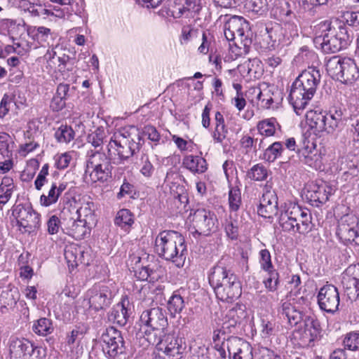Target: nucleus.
<instances>
[{
	"label": "nucleus",
	"mask_w": 359,
	"mask_h": 359,
	"mask_svg": "<svg viewBox=\"0 0 359 359\" xmlns=\"http://www.w3.org/2000/svg\"><path fill=\"white\" fill-rule=\"evenodd\" d=\"M227 260L222 257L211 269L208 280L218 299L231 302L241 297L242 287L237 276L226 268Z\"/></svg>",
	"instance_id": "f257e3e1"
},
{
	"label": "nucleus",
	"mask_w": 359,
	"mask_h": 359,
	"mask_svg": "<svg viewBox=\"0 0 359 359\" xmlns=\"http://www.w3.org/2000/svg\"><path fill=\"white\" fill-rule=\"evenodd\" d=\"M320 78L319 69L309 67L293 82L288 99L297 114H300L299 111L304 109L313 97Z\"/></svg>",
	"instance_id": "f03ea898"
},
{
	"label": "nucleus",
	"mask_w": 359,
	"mask_h": 359,
	"mask_svg": "<svg viewBox=\"0 0 359 359\" xmlns=\"http://www.w3.org/2000/svg\"><path fill=\"white\" fill-rule=\"evenodd\" d=\"M155 248L158 256L172 262L178 268L182 267L187 252L184 236L175 231H163L156 238Z\"/></svg>",
	"instance_id": "7ed1b4c3"
},
{
	"label": "nucleus",
	"mask_w": 359,
	"mask_h": 359,
	"mask_svg": "<svg viewBox=\"0 0 359 359\" xmlns=\"http://www.w3.org/2000/svg\"><path fill=\"white\" fill-rule=\"evenodd\" d=\"M352 39L353 36L349 34L344 25H339L338 29L329 27L326 33L316 38V41L320 43L323 53L327 54L346 49Z\"/></svg>",
	"instance_id": "20e7f679"
},
{
	"label": "nucleus",
	"mask_w": 359,
	"mask_h": 359,
	"mask_svg": "<svg viewBox=\"0 0 359 359\" xmlns=\"http://www.w3.org/2000/svg\"><path fill=\"white\" fill-rule=\"evenodd\" d=\"M224 34L227 41L237 40L245 49L252 43L249 22L241 16L231 17L224 24Z\"/></svg>",
	"instance_id": "39448f33"
},
{
	"label": "nucleus",
	"mask_w": 359,
	"mask_h": 359,
	"mask_svg": "<svg viewBox=\"0 0 359 359\" xmlns=\"http://www.w3.org/2000/svg\"><path fill=\"white\" fill-rule=\"evenodd\" d=\"M12 215L23 233H30L40 226V215L32 208L31 203L14 205Z\"/></svg>",
	"instance_id": "423d86ee"
},
{
	"label": "nucleus",
	"mask_w": 359,
	"mask_h": 359,
	"mask_svg": "<svg viewBox=\"0 0 359 359\" xmlns=\"http://www.w3.org/2000/svg\"><path fill=\"white\" fill-rule=\"evenodd\" d=\"M147 340L154 345L160 351L169 357H179L184 349L183 347V339L174 334H160L157 336V333L152 334L151 332L145 331Z\"/></svg>",
	"instance_id": "0eeeda50"
},
{
	"label": "nucleus",
	"mask_w": 359,
	"mask_h": 359,
	"mask_svg": "<svg viewBox=\"0 0 359 359\" xmlns=\"http://www.w3.org/2000/svg\"><path fill=\"white\" fill-rule=\"evenodd\" d=\"M101 340L104 344L103 351L109 357L115 358L126 353V346L121 332L114 327L106 329L102 334Z\"/></svg>",
	"instance_id": "6e6552de"
},
{
	"label": "nucleus",
	"mask_w": 359,
	"mask_h": 359,
	"mask_svg": "<svg viewBox=\"0 0 359 359\" xmlns=\"http://www.w3.org/2000/svg\"><path fill=\"white\" fill-rule=\"evenodd\" d=\"M192 215L194 229L192 233L194 237L196 235L208 236L216 230L217 219L214 212L205 208H199L196 210Z\"/></svg>",
	"instance_id": "1a4fd4ad"
},
{
	"label": "nucleus",
	"mask_w": 359,
	"mask_h": 359,
	"mask_svg": "<svg viewBox=\"0 0 359 359\" xmlns=\"http://www.w3.org/2000/svg\"><path fill=\"white\" fill-rule=\"evenodd\" d=\"M90 307L96 311L105 310L110 306L114 294L105 284H95L87 292Z\"/></svg>",
	"instance_id": "9d476101"
},
{
	"label": "nucleus",
	"mask_w": 359,
	"mask_h": 359,
	"mask_svg": "<svg viewBox=\"0 0 359 359\" xmlns=\"http://www.w3.org/2000/svg\"><path fill=\"white\" fill-rule=\"evenodd\" d=\"M140 322L151 329L152 334L157 333V336L163 334L168 325L165 311L160 307H154L143 311L140 316Z\"/></svg>",
	"instance_id": "9b49d317"
},
{
	"label": "nucleus",
	"mask_w": 359,
	"mask_h": 359,
	"mask_svg": "<svg viewBox=\"0 0 359 359\" xmlns=\"http://www.w3.org/2000/svg\"><path fill=\"white\" fill-rule=\"evenodd\" d=\"M318 304L321 310L334 314L339 309V293L333 285H325L318 292Z\"/></svg>",
	"instance_id": "f8f14e48"
},
{
	"label": "nucleus",
	"mask_w": 359,
	"mask_h": 359,
	"mask_svg": "<svg viewBox=\"0 0 359 359\" xmlns=\"http://www.w3.org/2000/svg\"><path fill=\"white\" fill-rule=\"evenodd\" d=\"M332 194V187L322 182L311 185L307 190L306 197L312 206L320 208L329 200L330 196Z\"/></svg>",
	"instance_id": "ddd939ff"
},
{
	"label": "nucleus",
	"mask_w": 359,
	"mask_h": 359,
	"mask_svg": "<svg viewBox=\"0 0 359 359\" xmlns=\"http://www.w3.org/2000/svg\"><path fill=\"white\" fill-rule=\"evenodd\" d=\"M247 317V312L244 305L236 304L229 309L226 314L222 330L223 333L233 332L238 325H240Z\"/></svg>",
	"instance_id": "4468645a"
},
{
	"label": "nucleus",
	"mask_w": 359,
	"mask_h": 359,
	"mask_svg": "<svg viewBox=\"0 0 359 359\" xmlns=\"http://www.w3.org/2000/svg\"><path fill=\"white\" fill-rule=\"evenodd\" d=\"M131 304L127 296L123 297L121 301L115 305L108 313L109 322L124 326L131 314Z\"/></svg>",
	"instance_id": "2eb2a0df"
},
{
	"label": "nucleus",
	"mask_w": 359,
	"mask_h": 359,
	"mask_svg": "<svg viewBox=\"0 0 359 359\" xmlns=\"http://www.w3.org/2000/svg\"><path fill=\"white\" fill-rule=\"evenodd\" d=\"M257 212L265 218H271L278 213V197L274 191H266L262 194Z\"/></svg>",
	"instance_id": "dca6fc26"
},
{
	"label": "nucleus",
	"mask_w": 359,
	"mask_h": 359,
	"mask_svg": "<svg viewBox=\"0 0 359 359\" xmlns=\"http://www.w3.org/2000/svg\"><path fill=\"white\" fill-rule=\"evenodd\" d=\"M301 215L299 210L297 209V205L290 203L285 207L283 211H281L278 218V223L282 228V230L288 233H294V224L297 217Z\"/></svg>",
	"instance_id": "f3484780"
},
{
	"label": "nucleus",
	"mask_w": 359,
	"mask_h": 359,
	"mask_svg": "<svg viewBox=\"0 0 359 359\" xmlns=\"http://www.w3.org/2000/svg\"><path fill=\"white\" fill-rule=\"evenodd\" d=\"M123 140L126 144L128 149L126 154H132L133 156L140 151L144 144L140 130L135 126H132L129 131H126L122 134Z\"/></svg>",
	"instance_id": "a211bd4d"
},
{
	"label": "nucleus",
	"mask_w": 359,
	"mask_h": 359,
	"mask_svg": "<svg viewBox=\"0 0 359 359\" xmlns=\"http://www.w3.org/2000/svg\"><path fill=\"white\" fill-rule=\"evenodd\" d=\"M20 294L17 287L8 284L0 292V308L3 309H13L20 300Z\"/></svg>",
	"instance_id": "6ab92c4d"
},
{
	"label": "nucleus",
	"mask_w": 359,
	"mask_h": 359,
	"mask_svg": "<svg viewBox=\"0 0 359 359\" xmlns=\"http://www.w3.org/2000/svg\"><path fill=\"white\" fill-rule=\"evenodd\" d=\"M32 344L30 341L24 338L13 339L9 346L10 354L15 358L27 359Z\"/></svg>",
	"instance_id": "aec40b11"
},
{
	"label": "nucleus",
	"mask_w": 359,
	"mask_h": 359,
	"mask_svg": "<svg viewBox=\"0 0 359 359\" xmlns=\"http://www.w3.org/2000/svg\"><path fill=\"white\" fill-rule=\"evenodd\" d=\"M299 161L303 163L315 168L320 169L322 166V157L316 150H309V146L297 149Z\"/></svg>",
	"instance_id": "412c9836"
},
{
	"label": "nucleus",
	"mask_w": 359,
	"mask_h": 359,
	"mask_svg": "<svg viewBox=\"0 0 359 359\" xmlns=\"http://www.w3.org/2000/svg\"><path fill=\"white\" fill-rule=\"evenodd\" d=\"M297 209L299 210L301 215L299 218L297 217V221L294 224V233L306 234L312 231L313 224L311 222L312 216L310 211L307 208H302L297 205Z\"/></svg>",
	"instance_id": "4be33fe9"
},
{
	"label": "nucleus",
	"mask_w": 359,
	"mask_h": 359,
	"mask_svg": "<svg viewBox=\"0 0 359 359\" xmlns=\"http://www.w3.org/2000/svg\"><path fill=\"white\" fill-rule=\"evenodd\" d=\"M279 313L283 318L287 319L291 326L297 325L304 319L302 312L297 309L294 306L288 302L282 304Z\"/></svg>",
	"instance_id": "5701e85b"
},
{
	"label": "nucleus",
	"mask_w": 359,
	"mask_h": 359,
	"mask_svg": "<svg viewBox=\"0 0 359 359\" xmlns=\"http://www.w3.org/2000/svg\"><path fill=\"white\" fill-rule=\"evenodd\" d=\"M350 268L342 276L341 283L345 290L348 298L351 300H356L359 297V279L348 274Z\"/></svg>",
	"instance_id": "b1692460"
},
{
	"label": "nucleus",
	"mask_w": 359,
	"mask_h": 359,
	"mask_svg": "<svg viewBox=\"0 0 359 359\" xmlns=\"http://www.w3.org/2000/svg\"><path fill=\"white\" fill-rule=\"evenodd\" d=\"M304 323V333L310 337L309 339V343L320 339L322 328L319 320L315 316H306Z\"/></svg>",
	"instance_id": "393cba45"
},
{
	"label": "nucleus",
	"mask_w": 359,
	"mask_h": 359,
	"mask_svg": "<svg viewBox=\"0 0 359 359\" xmlns=\"http://www.w3.org/2000/svg\"><path fill=\"white\" fill-rule=\"evenodd\" d=\"M336 234L345 244L354 243L359 245V233L357 227L338 225Z\"/></svg>",
	"instance_id": "a878e982"
},
{
	"label": "nucleus",
	"mask_w": 359,
	"mask_h": 359,
	"mask_svg": "<svg viewBox=\"0 0 359 359\" xmlns=\"http://www.w3.org/2000/svg\"><path fill=\"white\" fill-rule=\"evenodd\" d=\"M111 149H114L118 156L117 161H116V158L114 159L113 163L115 164L123 163L133 156L132 154H126V153H125L128 149V147L123 140H111L108 144L109 156H112L111 152Z\"/></svg>",
	"instance_id": "bb28decb"
},
{
	"label": "nucleus",
	"mask_w": 359,
	"mask_h": 359,
	"mask_svg": "<svg viewBox=\"0 0 359 359\" xmlns=\"http://www.w3.org/2000/svg\"><path fill=\"white\" fill-rule=\"evenodd\" d=\"M183 165L192 172L203 173L207 170L206 160L198 156L189 155L183 159Z\"/></svg>",
	"instance_id": "cd10ccee"
},
{
	"label": "nucleus",
	"mask_w": 359,
	"mask_h": 359,
	"mask_svg": "<svg viewBox=\"0 0 359 359\" xmlns=\"http://www.w3.org/2000/svg\"><path fill=\"white\" fill-rule=\"evenodd\" d=\"M325 113L316 111H310L306 116L309 127L314 130V133L316 135L324 132L326 121Z\"/></svg>",
	"instance_id": "c85d7f7f"
},
{
	"label": "nucleus",
	"mask_w": 359,
	"mask_h": 359,
	"mask_svg": "<svg viewBox=\"0 0 359 359\" xmlns=\"http://www.w3.org/2000/svg\"><path fill=\"white\" fill-rule=\"evenodd\" d=\"M343 65L340 81L351 83L359 77L358 68L353 60L345 58Z\"/></svg>",
	"instance_id": "c756f323"
},
{
	"label": "nucleus",
	"mask_w": 359,
	"mask_h": 359,
	"mask_svg": "<svg viewBox=\"0 0 359 359\" xmlns=\"http://www.w3.org/2000/svg\"><path fill=\"white\" fill-rule=\"evenodd\" d=\"M345 58L333 56L326 63V70L328 74L335 80H341V74L344 67Z\"/></svg>",
	"instance_id": "7c9ffc66"
},
{
	"label": "nucleus",
	"mask_w": 359,
	"mask_h": 359,
	"mask_svg": "<svg viewBox=\"0 0 359 359\" xmlns=\"http://www.w3.org/2000/svg\"><path fill=\"white\" fill-rule=\"evenodd\" d=\"M91 168L93 170L90 174L91 180L94 182L100 181L107 182L111 177L112 166H88L87 169Z\"/></svg>",
	"instance_id": "2f4dec72"
},
{
	"label": "nucleus",
	"mask_w": 359,
	"mask_h": 359,
	"mask_svg": "<svg viewBox=\"0 0 359 359\" xmlns=\"http://www.w3.org/2000/svg\"><path fill=\"white\" fill-rule=\"evenodd\" d=\"M33 332L41 336H47L54 331L53 322L47 318H41L34 323Z\"/></svg>",
	"instance_id": "473e14b6"
},
{
	"label": "nucleus",
	"mask_w": 359,
	"mask_h": 359,
	"mask_svg": "<svg viewBox=\"0 0 359 359\" xmlns=\"http://www.w3.org/2000/svg\"><path fill=\"white\" fill-rule=\"evenodd\" d=\"M184 306L182 297L178 294L177 292H174L168 302V310L170 313V315L172 317H175L176 314H179L182 312Z\"/></svg>",
	"instance_id": "72a5a7b5"
},
{
	"label": "nucleus",
	"mask_w": 359,
	"mask_h": 359,
	"mask_svg": "<svg viewBox=\"0 0 359 359\" xmlns=\"http://www.w3.org/2000/svg\"><path fill=\"white\" fill-rule=\"evenodd\" d=\"M276 125L280 129V126L277 123L276 119L275 118H271L259 121L257 127V130L262 135L270 137L275 134Z\"/></svg>",
	"instance_id": "f704fd0d"
},
{
	"label": "nucleus",
	"mask_w": 359,
	"mask_h": 359,
	"mask_svg": "<svg viewBox=\"0 0 359 359\" xmlns=\"http://www.w3.org/2000/svg\"><path fill=\"white\" fill-rule=\"evenodd\" d=\"M112 156H107L104 153L96 151L92 154L89 156V159L87 161L88 166H110L111 165Z\"/></svg>",
	"instance_id": "c9c22d12"
},
{
	"label": "nucleus",
	"mask_w": 359,
	"mask_h": 359,
	"mask_svg": "<svg viewBox=\"0 0 359 359\" xmlns=\"http://www.w3.org/2000/svg\"><path fill=\"white\" fill-rule=\"evenodd\" d=\"M284 151L283 144L281 142H275L264 150L263 159L268 162H273L280 156Z\"/></svg>",
	"instance_id": "e433bc0d"
},
{
	"label": "nucleus",
	"mask_w": 359,
	"mask_h": 359,
	"mask_svg": "<svg viewBox=\"0 0 359 359\" xmlns=\"http://www.w3.org/2000/svg\"><path fill=\"white\" fill-rule=\"evenodd\" d=\"M267 273V278H266L263 280V283L265 287L269 292H275L278 290V285L280 284L279 280V273L278 272L273 268V269H269L268 271H264Z\"/></svg>",
	"instance_id": "4c0bfd02"
},
{
	"label": "nucleus",
	"mask_w": 359,
	"mask_h": 359,
	"mask_svg": "<svg viewBox=\"0 0 359 359\" xmlns=\"http://www.w3.org/2000/svg\"><path fill=\"white\" fill-rule=\"evenodd\" d=\"M114 223L121 228H129L134 223L133 215L128 209H121L117 212Z\"/></svg>",
	"instance_id": "58836bf2"
},
{
	"label": "nucleus",
	"mask_w": 359,
	"mask_h": 359,
	"mask_svg": "<svg viewBox=\"0 0 359 359\" xmlns=\"http://www.w3.org/2000/svg\"><path fill=\"white\" fill-rule=\"evenodd\" d=\"M247 176L252 180L264 181L268 177V171L263 165L258 163L248 171Z\"/></svg>",
	"instance_id": "ea45409f"
},
{
	"label": "nucleus",
	"mask_w": 359,
	"mask_h": 359,
	"mask_svg": "<svg viewBox=\"0 0 359 359\" xmlns=\"http://www.w3.org/2000/svg\"><path fill=\"white\" fill-rule=\"evenodd\" d=\"M229 204L231 211L236 212L242 204L241 192L238 187H231L229 191Z\"/></svg>",
	"instance_id": "a19ab883"
},
{
	"label": "nucleus",
	"mask_w": 359,
	"mask_h": 359,
	"mask_svg": "<svg viewBox=\"0 0 359 359\" xmlns=\"http://www.w3.org/2000/svg\"><path fill=\"white\" fill-rule=\"evenodd\" d=\"M60 196V194L57 190V183L53 182L51 185L50 189L48 193V195L43 194L41 196V205L45 207L50 206L57 201Z\"/></svg>",
	"instance_id": "79ce46f5"
},
{
	"label": "nucleus",
	"mask_w": 359,
	"mask_h": 359,
	"mask_svg": "<svg viewBox=\"0 0 359 359\" xmlns=\"http://www.w3.org/2000/svg\"><path fill=\"white\" fill-rule=\"evenodd\" d=\"M74 131L67 126H61L55 133V137L59 142L67 143L74 137Z\"/></svg>",
	"instance_id": "37998d69"
},
{
	"label": "nucleus",
	"mask_w": 359,
	"mask_h": 359,
	"mask_svg": "<svg viewBox=\"0 0 359 359\" xmlns=\"http://www.w3.org/2000/svg\"><path fill=\"white\" fill-rule=\"evenodd\" d=\"M13 142L11 137L6 133L0 134V153L5 157H9L12 155V147Z\"/></svg>",
	"instance_id": "c03bdc74"
},
{
	"label": "nucleus",
	"mask_w": 359,
	"mask_h": 359,
	"mask_svg": "<svg viewBox=\"0 0 359 359\" xmlns=\"http://www.w3.org/2000/svg\"><path fill=\"white\" fill-rule=\"evenodd\" d=\"M245 341L237 337H231L226 339V347L229 354L234 359V355H238V351L241 350Z\"/></svg>",
	"instance_id": "a18cd8bd"
},
{
	"label": "nucleus",
	"mask_w": 359,
	"mask_h": 359,
	"mask_svg": "<svg viewBox=\"0 0 359 359\" xmlns=\"http://www.w3.org/2000/svg\"><path fill=\"white\" fill-rule=\"evenodd\" d=\"M343 344L344 348L350 351L359 349V333L351 332L346 334Z\"/></svg>",
	"instance_id": "49530a36"
},
{
	"label": "nucleus",
	"mask_w": 359,
	"mask_h": 359,
	"mask_svg": "<svg viewBox=\"0 0 359 359\" xmlns=\"http://www.w3.org/2000/svg\"><path fill=\"white\" fill-rule=\"evenodd\" d=\"M70 222V226L66 228L70 231L69 233H72L74 236H82L86 232V222L81 219L76 220V219Z\"/></svg>",
	"instance_id": "de8ad7c7"
},
{
	"label": "nucleus",
	"mask_w": 359,
	"mask_h": 359,
	"mask_svg": "<svg viewBox=\"0 0 359 359\" xmlns=\"http://www.w3.org/2000/svg\"><path fill=\"white\" fill-rule=\"evenodd\" d=\"M259 264L263 271H268L274 268L271 262V253L267 249L260 250Z\"/></svg>",
	"instance_id": "09e8293b"
},
{
	"label": "nucleus",
	"mask_w": 359,
	"mask_h": 359,
	"mask_svg": "<svg viewBox=\"0 0 359 359\" xmlns=\"http://www.w3.org/2000/svg\"><path fill=\"white\" fill-rule=\"evenodd\" d=\"M140 162L142 164L140 172L141 173L147 177H150L154 172V167L149 161V156L146 154H143L142 155V157L140 158Z\"/></svg>",
	"instance_id": "8fccbe9b"
},
{
	"label": "nucleus",
	"mask_w": 359,
	"mask_h": 359,
	"mask_svg": "<svg viewBox=\"0 0 359 359\" xmlns=\"http://www.w3.org/2000/svg\"><path fill=\"white\" fill-rule=\"evenodd\" d=\"M341 21L344 24H347L351 27L359 26V11L344 13L341 16Z\"/></svg>",
	"instance_id": "3c124183"
},
{
	"label": "nucleus",
	"mask_w": 359,
	"mask_h": 359,
	"mask_svg": "<svg viewBox=\"0 0 359 359\" xmlns=\"http://www.w3.org/2000/svg\"><path fill=\"white\" fill-rule=\"evenodd\" d=\"M142 137L147 136L149 140L152 142H158L160 140V134L158 133L156 128L151 125L145 126L142 130L140 131Z\"/></svg>",
	"instance_id": "603ef678"
},
{
	"label": "nucleus",
	"mask_w": 359,
	"mask_h": 359,
	"mask_svg": "<svg viewBox=\"0 0 359 359\" xmlns=\"http://www.w3.org/2000/svg\"><path fill=\"white\" fill-rule=\"evenodd\" d=\"M267 0H251L249 2V8L252 12L262 15L267 10Z\"/></svg>",
	"instance_id": "864d4df0"
},
{
	"label": "nucleus",
	"mask_w": 359,
	"mask_h": 359,
	"mask_svg": "<svg viewBox=\"0 0 359 359\" xmlns=\"http://www.w3.org/2000/svg\"><path fill=\"white\" fill-rule=\"evenodd\" d=\"M78 212L79 210H76L74 213H72L69 208H63L60 214L59 217L62 222V224L65 228H69L70 226V220H74L75 219L73 215H76Z\"/></svg>",
	"instance_id": "5fc2aeb1"
},
{
	"label": "nucleus",
	"mask_w": 359,
	"mask_h": 359,
	"mask_svg": "<svg viewBox=\"0 0 359 359\" xmlns=\"http://www.w3.org/2000/svg\"><path fill=\"white\" fill-rule=\"evenodd\" d=\"M228 133V129L226 125L215 126V130L212 133V138L217 143H222L223 140L226 137Z\"/></svg>",
	"instance_id": "6e6d98bb"
},
{
	"label": "nucleus",
	"mask_w": 359,
	"mask_h": 359,
	"mask_svg": "<svg viewBox=\"0 0 359 359\" xmlns=\"http://www.w3.org/2000/svg\"><path fill=\"white\" fill-rule=\"evenodd\" d=\"M234 359H253L252 348L248 342L245 341Z\"/></svg>",
	"instance_id": "4d7b16f0"
},
{
	"label": "nucleus",
	"mask_w": 359,
	"mask_h": 359,
	"mask_svg": "<svg viewBox=\"0 0 359 359\" xmlns=\"http://www.w3.org/2000/svg\"><path fill=\"white\" fill-rule=\"evenodd\" d=\"M201 0H185V5L182 9H180V13H183L184 11H191L198 13L201 9Z\"/></svg>",
	"instance_id": "13d9d810"
},
{
	"label": "nucleus",
	"mask_w": 359,
	"mask_h": 359,
	"mask_svg": "<svg viewBox=\"0 0 359 359\" xmlns=\"http://www.w3.org/2000/svg\"><path fill=\"white\" fill-rule=\"evenodd\" d=\"M46 355V351L45 348L41 346H35L33 344L27 359H43Z\"/></svg>",
	"instance_id": "bf43d9fd"
},
{
	"label": "nucleus",
	"mask_w": 359,
	"mask_h": 359,
	"mask_svg": "<svg viewBox=\"0 0 359 359\" xmlns=\"http://www.w3.org/2000/svg\"><path fill=\"white\" fill-rule=\"evenodd\" d=\"M1 26L6 29L9 35L16 34V29L19 28L20 24H17L16 21L11 19H3L1 20Z\"/></svg>",
	"instance_id": "052dcab7"
},
{
	"label": "nucleus",
	"mask_w": 359,
	"mask_h": 359,
	"mask_svg": "<svg viewBox=\"0 0 359 359\" xmlns=\"http://www.w3.org/2000/svg\"><path fill=\"white\" fill-rule=\"evenodd\" d=\"M47 225L48 233L50 234H55L58 232L60 226L62 224L59 217L55 215H53L49 218Z\"/></svg>",
	"instance_id": "680f3d73"
},
{
	"label": "nucleus",
	"mask_w": 359,
	"mask_h": 359,
	"mask_svg": "<svg viewBox=\"0 0 359 359\" xmlns=\"http://www.w3.org/2000/svg\"><path fill=\"white\" fill-rule=\"evenodd\" d=\"M359 223V218L353 215H345L339 222L338 225L343 224L344 226L358 227Z\"/></svg>",
	"instance_id": "e2e57ef3"
},
{
	"label": "nucleus",
	"mask_w": 359,
	"mask_h": 359,
	"mask_svg": "<svg viewBox=\"0 0 359 359\" xmlns=\"http://www.w3.org/2000/svg\"><path fill=\"white\" fill-rule=\"evenodd\" d=\"M329 0H302L301 6L305 11H312L315 7L326 5Z\"/></svg>",
	"instance_id": "0e129e2a"
},
{
	"label": "nucleus",
	"mask_w": 359,
	"mask_h": 359,
	"mask_svg": "<svg viewBox=\"0 0 359 359\" xmlns=\"http://www.w3.org/2000/svg\"><path fill=\"white\" fill-rule=\"evenodd\" d=\"M11 103L12 99L5 94L0 103V118L4 117L8 114Z\"/></svg>",
	"instance_id": "69168bd1"
},
{
	"label": "nucleus",
	"mask_w": 359,
	"mask_h": 359,
	"mask_svg": "<svg viewBox=\"0 0 359 359\" xmlns=\"http://www.w3.org/2000/svg\"><path fill=\"white\" fill-rule=\"evenodd\" d=\"M71 160L72 157L68 153L62 154L56 159L55 166L60 170L65 169L68 167Z\"/></svg>",
	"instance_id": "338daca9"
},
{
	"label": "nucleus",
	"mask_w": 359,
	"mask_h": 359,
	"mask_svg": "<svg viewBox=\"0 0 359 359\" xmlns=\"http://www.w3.org/2000/svg\"><path fill=\"white\" fill-rule=\"evenodd\" d=\"M226 235L231 240H236L238 236V227L232 221L229 222L225 226Z\"/></svg>",
	"instance_id": "774afa93"
}]
</instances>
